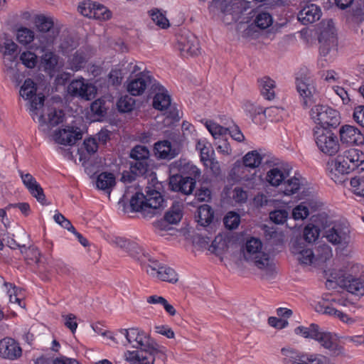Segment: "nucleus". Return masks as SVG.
Returning <instances> with one entry per match:
<instances>
[{
  "label": "nucleus",
  "instance_id": "6",
  "mask_svg": "<svg viewBox=\"0 0 364 364\" xmlns=\"http://www.w3.org/2000/svg\"><path fill=\"white\" fill-rule=\"evenodd\" d=\"M164 200L159 191L150 190L146 195L136 192L131 198L129 204L132 211L144 213H154V211L164 207Z\"/></svg>",
  "mask_w": 364,
  "mask_h": 364
},
{
  "label": "nucleus",
  "instance_id": "24",
  "mask_svg": "<svg viewBox=\"0 0 364 364\" xmlns=\"http://www.w3.org/2000/svg\"><path fill=\"white\" fill-rule=\"evenodd\" d=\"M314 307L316 311L321 314L336 316L348 326L353 325L356 321L355 318L349 316L346 314H344L340 311L336 310L335 308L331 306L328 302H327L325 300L316 302L314 305Z\"/></svg>",
  "mask_w": 364,
  "mask_h": 364
},
{
  "label": "nucleus",
  "instance_id": "16",
  "mask_svg": "<svg viewBox=\"0 0 364 364\" xmlns=\"http://www.w3.org/2000/svg\"><path fill=\"white\" fill-rule=\"evenodd\" d=\"M296 87L303 105L305 107L312 102V98L315 92V86L313 80L307 75H301L296 78Z\"/></svg>",
  "mask_w": 364,
  "mask_h": 364
},
{
  "label": "nucleus",
  "instance_id": "44",
  "mask_svg": "<svg viewBox=\"0 0 364 364\" xmlns=\"http://www.w3.org/2000/svg\"><path fill=\"white\" fill-rule=\"evenodd\" d=\"M262 160V156L256 150L247 152L242 158V161L245 166L255 168L258 167Z\"/></svg>",
  "mask_w": 364,
  "mask_h": 364
},
{
  "label": "nucleus",
  "instance_id": "64",
  "mask_svg": "<svg viewBox=\"0 0 364 364\" xmlns=\"http://www.w3.org/2000/svg\"><path fill=\"white\" fill-rule=\"evenodd\" d=\"M353 119L358 124L364 127V105L357 106L354 108Z\"/></svg>",
  "mask_w": 364,
  "mask_h": 364
},
{
  "label": "nucleus",
  "instance_id": "39",
  "mask_svg": "<svg viewBox=\"0 0 364 364\" xmlns=\"http://www.w3.org/2000/svg\"><path fill=\"white\" fill-rule=\"evenodd\" d=\"M346 159L355 170L364 162V153L358 149H350L344 151Z\"/></svg>",
  "mask_w": 364,
  "mask_h": 364
},
{
  "label": "nucleus",
  "instance_id": "27",
  "mask_svg": "<svg viewBox=\"0 0 364 364\" xmlns=\"http://www.w3.org/2000/svg\"><path fill=\"white\" fill-rule=\"evenodd\" d=\"M314 340L317 341L323 348L334 353L338 354L341 352V347L338 345V340L336 334L322 331L318 328L316 338Z\"/></svg>",
  "mask_w": 364,
  "mask_h": 364
},
{
  "label": "nucleus",
  "instance_id": "55",
  "mask_svg": "<svg viewBox=\"0 0 364 364\" xmlns=\"http://www.w3.org/2000/svg\"><path fill=\"white\" fill-rule=\"evenodd\" d=\"M240 223V215L235 212H229L224 218V224L230 230L235 229Z\"/></svg>",
  "mask_w": 364,
  "mask_h": 364
},
{
  "label": "nucleus",
  "instance_id": "25",
  "mask_svg": "<svg viewBox=\"0 0 364 364\" xmlns=\"http://www.w3.org/2000/svg\"><path fill=\"white\" fill-rule=\"evenodd\" d=\"M21 181L29 193L36 198L41 204H44L46 196L41 185L36 181V178L30 173H24L23 171H18Z\"/></svg>",
  "mask_w": 364,
  "mask_h": 364
},
{
  "label": "nucleus",
  "instance_id": "31",
  "mask_svg": "<svg viewBox=\"0 0 364 364\" xmlns=\"http://www.w3.org/2000/svg\"><path fill=\"white\" fill-rule=\"evenodd\" d=\"M154 151L155 156L161 159H171L178 154L176 149L172 147L171 143L168 140L159 141L155 143Z\"/></svg>",
  "mask_w": 364,
  "mask_h": 364
},
{
  "label": "nucleus",
  "instance_id": "59",
  "mask_svg": "<svg viewBox=\"0 0 364 364\" xmlns=\"http://www.w3.org/2000/svg\"><path fill=\"white\" fill-rule=\"evenodd\" d=\"M309 215V208L304 203L299 204L292 210V217L295 220H303L306 219Z\"/></svg>",
  "mask_w": 364,
  "mask_h": 364
},
{
  "label": "nucleus",
  "instance_id": "58",
  "mask_svg": "<svg viewBox=\"0 0 364 364\" xmlns=\"http://www.w3.org/2000/svg\"><path fill=\"white\" fill-rule=\"evenodd\" d=\"M299 364H331L327 358L321 355L306 354Z\"/></svg>",
  "mask_w": 364,
  "mask_h": 364
},
{
  "label": "nucleus",
  "instance_id": "37",
  "mask_svg": "<svg viewBox=\"0 0 364 364\" xmlns=\"http://www.w3.org/2000/svg\"><path fill=\"white\" fill-rule=\"evenodd\" d=\"M214 213L208 205H202L198 209L197 222L201 226L208 225L213 220Z\"/></svg>",
  "mask_w": 364,
  "mask_h": 364
},
{
  "label": "nucleus",
  "instance_id": "51",
  "mask_svg": "<svg viewBox=\"0 0 364 364\" xmlns=\"http://www.w3.org/2000/svg\"><path fill=\"white\" fill-rule=\"evenodd\" d=\"M111 17V12L103 5L95 3L92 18L105 21Z\"/></svg>",
  "mask_w": 364,
  "mask_h": 364
},
{
  "label": "nucleus",
  "instance_id": "54",
  "mask_svg": "<svg viewBox=\"0 0 364 364\" xmlns=\"http://www.w3.org/2000/svg\"><path fill=\"white\" fill-rule=\"evenodd\" d=\"M123 68H124V71L126 72V75L129 73L131 75H134L136 76L137 74L141 72H146V70H143L144 65L142 63H139L136 61L132 62H126L122 63Z\"/></svg>",
  "mask_w": 364,
  "mask_h": 364
},
{
  "label": "nucleus",
  "instance_id": "57",
  "mask_svg": "<svg viewBox=\"0 0 364 364\" xmlns=\"http://www.w3.org/2000/svg\"><path fill=\"white\" fill-rule=\"evenodd\" d=\"M77 43L72 38H65L62 40L58 46L59 50L65 55H69L77 46Z\"/></svg>",
  "mask_w": 364,
  "mask_h": 364
},
{
  "label": "nucleus",
  "instance_id": "30",
  "mask_svg": "<svg viewBox=\"0 0 364 364\" xmlns=\"http://www.w3.org/2000/svg\"><path fill=\"white\" fill-rule=\"evenodd\" d=\"M321 11L315 4L305 6L298 14V20L303 24H309L315 22L321 17Z\"/></svg>",
  "mask_w": 364,
  "mask_h": 364
},
{
  "label": "nucleus",
  "instance_id": "21",
  "mask_svg": "<svg viewBox=\"0 0 364 364\" xmlns=\"http://www.w3.org/2000/svg\"><path fill=\"white\" fill-rule=\"evenodd\" d=\"M340 140L346 145L359 146L364 143V136L360 130L355 126L346 124L339 129Z\"/></svg>",
  "mask_w": 364,
  "mask_h": 364
},
{
  "label": "nucleus",
  "instance_id": "8",
  "mask_svg": "<svg viewBox=\"0 0 364 364\" xmlns=\"http://www.w3.org/2000/svg\"><path fill=\"white\" fill-rule=\"evenodd\" d=\"M262 243L257 237L248 239L242 249L243 256L247 261H252L260 269L269 270L272 267V259L269 255L262 252Z\"/></svg>",
  "mask_w": 364,
  "mask_h": 364
},
{
  "label": "nucleus",
  "instance_id": "60",
  "mask_svg": "<svg viewBox=\"0 0 364 364\" xmlns=\"http://www.w3.org/2000/svg\"><path fill=\"white\" fill-rule=\"evenodd\" d=\"M95 6V2L92 1H84L79 4L77 7L78 11L84 16L92 18V11Z\"/></svg>",
  "mask_w": 364,
  "mask_h": 364
},
{
  "label": "nucleus",
  "instance_id": "7",
  "mask_svg": "<svg viewBox=\"0 0 364 364\" xmlns=\"http://www.w3.org/2000/svg\"><path fill=\"white\" fill-rule=\"evenodd\" d=\"M323 237L331 245L346 250L353 242V236L347 223L336 222L327 226Z\"/></svg>",
  "mask_w": 364,
  "mask_h": 364
},
{
  "label": "nucleus",
  "instance_id": "1",
  "mask_svg": "<svg viewBox=\"0 0 364 364\" xmlns=\"http://www.w3.org/2000/svg\"><path fill=\"white\" fill-rule=\"evenodd\" d=\"M36 91V84L29 78L25 80L19 91L21 97L28 101V112L33 119L37 121L41 127H55L63 122V110L56 109L48 103L44 105V95H37Z\"/></svg>",
  "mask_w": 364,
  "mask_h": 364
},
{
  "label": "nucleus",
  "instance_id": "63",
  "mask_svg": "<svg viewBox=\"0 0 364 364\" xmlns=\"http://www.w3.org/2000/svg\"><path fill=\"white\" fill-rule=\"evenodd\" d=\"M41 257V252L38 248L36 247H30L26 252V259L28 262H33L38 264L40 262Z\"/></svg>",
  "mask_w": 364,
  "mask_h": 364
},
{
  "label": "nucleus",
  "instance_id": "42",
  "mask_svg": "<svg viewBox=\"0 0 364 364\" xmlns=\"http://www.w3.org/2000/svg\"><path fill=\"white\" fill-rule=\"evenodd\" d=\"M345 289L349 293L356 296L364 295V281L359 279H350L346 281Z\"/></svg>",
  "mask_w": 364,
  "mask_h": 364
},
{
  "label": "nucleus",
  "instance_id": "49",
  "mask_svg": "<svg viewBox=\"0 0 364 364\" xmlns=\"http://www.w3.org/2000/svg\"><path fill=\"white\" fill-rule=\"evenodd\" d=\"M350 186L351 191L361 197H364V177L355 176L350 179Z\"/></svg>",
  "mask_w": 364,
  "mask_h": 364
},
{
  "label": "nucleus",
  "instance_id": "15",
  "mask_svg": "<svg viewBox=\"0 0 364 364\" xmlns=\"http://www.w3.org/2000/svg\"><path fill=\"white\" fill-rule=\"evenodd\" d=\"M68 90L73 96L80 97L86 100L94 98L97 92L96 87L92 84L87 82L83 77L71 81Z\"/></svg>",
  "mask_w": 364,
  "mask_h": 364
},
{
  "label": "nucleus",
  "instance_id": "10",
  "mask_svg": "<svg viewBox=\"0 0 364 364\" xmlns=\"http://www.w3.org/2000/svg\"><path fill=\"white\" fill-rule=\"evenodd\" d=\"M314 136L318 149L329 156L336 155L340 149L337 136L328 129L315 128Z\"/></svg>",
  "mask_w": 364,
  "mask_h": 364
},
{
  "label": "nucleus",
  "instance_id": "47",
  "mask_svg": "<svg viewBox=\"0 0 364 364\" xmlns=\"http://www.w3.org/2000/svg\"><path fill=\"white\" fill-rule=\"evenodd\" d=\"M205 126L215 139L225 135L228 133L227 128H225L211 120H207L205 122Z\"/></svg>",
  "mask_w": 364,
  "mask_h": 364
},
{
  "label": "nucleus",
  "instance_id": "53",
  "mask_svg": "<svg viewBox=\"0 0 364 364\" xmlns=\"http://www.w3.org/2000/svg\"><path fill=\"white\" fill-rule=\"evenodd\" d=\"M20 60L26 68H33L37 64L38 58L34 53L26 50L20 55Z\"/></svg>",
  "mask_w": 364,
  "mask_h": 364
},
{
  "label": "nucleus",
  "instance_id": "14",
  "mask_svg": "<svg viewBox=\"0 0 364 364\" xmlns=\"http://www.w3.org/2000/svg\"><path fill=\"white\" fill-rule=\"evenodd\" d=\"M353 170L349 161L346 160L344 153L338 155L335 159L329 160L327 163V171L329 176L336 183L342 181L341 176L348 174Z\"/></svg>",
  "mask_w": 364,
  "mask_h": 364
},
{
  "label": "nucleus",
  "instance_id": "20",
  "mask_svg": "<svg viewBox=\"0 0 364 364\" xmlns=\"http://www.w3.org/2000/svg\"><path fill=\"white\" fill-rule=\"evenodd\" d=\"M94 52L89 47H82L68 56V67L73 71H78L83 68Z\"/></svg>",
  "mask_w": 364,
  "mask_h": 364
},
{
  "label": "nucleus",
  "instance_id": "9",
  "mask_svg": "<svg viewBox=\"0 0 364 364\" xmlns=\"http://www.w3.org/2000/svg\"><path fill=\"white\" fill-rule=\"evenodd\" d=\"M309 114L314 122L320 126L316 128L327 129L340 122L338 112L326 105H316L311 109Z\"/></svg>",
  "mask_w": 364,
  "mask_h": 364
},
{
  "label": "nucleus",
  "instance_id": "36",
  "mask_svg": "<svg viewBox=\"0 0 364 364\" xmlns=\"http://www.w3.org/2000/svg\"><path fill=\"white\" fill-rule=\"evenodd\" d=\"M114 185L115 177L112 173L103 172L100 173L97 178V188L109 193Z\"/></svg>",
  "mask_w": 364,
  "mask_h": 364
},
{
  "label": "nucleus",
  "instance_id": "52",
  "mask_svg": "<svg viewBox=\"0 0 364 364\" xmlns=\"http://www.w3.org/2000/svg\"><path fill=\"white\" fill-rule=\"evenodd\" d=\"M273 22L272 16L267 12H262L257 15L255 19V25L261 28L264 29L268 28Z\"/></svg>",
  "mask_w": 364,
  "mask_h": 364
},
{
  "label": "nucleus",
  "instance_id": "22",
  "mask_svg": "<svg viewBox=\"0 0 364 364\" xmlns=\"http://www.w3.org/2000/svg\"><path fill=\"white\" fill-rule=\"evenodd\" d=\"M54 47L55 45L45 50L40 49L43 53L40 58L41 65L43 70L51 76L55 73L57 68L62 66L60 57L53 50Z\"/></svg>",
  "mask_w": 364,
  "mask_h": 364
},
{
  "label": "nucleus",
  "instance_id": "2",
  "mask_svg": "<svg viewBox=\"0 0 364 364\" xmlns=\"http://www.w3.org/2000/svg\"><path fill=\"white\" fill-rule=\"evenodd\" d=\"M291 171L292 166L288 162L274 159V204L287 205L290 197L303 186V178L296 175L291 176Z\"/></svg>",
  "mask_w": 364,
  "mask_h": 364
},
{
  "label": "nucleus",
  "instance_id": "45",
  "mask_svg": "<svg viewBox=\"0 0 364 364\" xmlns=\"http://www.w3.org/2000/svg\"><path fill=\"white\" fill-rule=\"evenodd\" d=\"M16 39L21 45H28L35 39L34 31L26 27H21L17 30Z\"/></svg>",
  "mask_w": 364,
  "mask_h": 364
},
{
  "label": "nucleus",
  "instance_id": "41",
  "mask_svg": "<svg viewBox=\"0 0 364 364\" xmlns=\"http://www.w3.org/2000/svg\"><path fill=\"white\" fill-rule=\"evenodd\" d=\"M183 206L179 202H175L164 216L165 221L170 224H176L183 216Z\"/></svg>",
  "mask_w": 364,
  "mask_h": 364
},
{
  "label": "nucleus",
  "instance_id": "35",
  "mask_svg": "<svg viewBox=\"0 0 364 364\" xmlns=\"http://www.w3.org/2000/svg\"><path fill=\"white\" fill-rule=\"evenodd\" d=\"M261 96L266 100L273 99V80L269 76H263L257 80Z\"/></svg>",
  "mask_w": 364,
  "mask_h": 364
},
{
  "label": "nucleus",
  "instance_id": "5",
  "mask_svg": "<svg viewBox=\"0 0 364 364\" xmlns=\"http://www.w3.org/2000/svg\"><path fill=\"white\" fill-rule=\"evenodd\" d=\"M33 23L40 32L36 39L38 45L34 48L45 50L53 45H56L59 38V29L54 26V20L50 16L37 15L34 18Z\"/></svg>",
  "mask_w": 364,
  "mask_h": 364
},
{
  "label": "nucleus",
  "instance_id": "29",
  "mask_svg": "<svg viewBox=\"0 0 364 364\" xmlns=\"http://www.w3.org/2000/svg\"><path fill=\"white\" fill-rule=\"evenodd\" d=\"M291 250L301 264L306 265L311 264L315 259L312 250L304 247L302 244L298 241L292 244Z\"/></svg>",
  "mask_w": 364,
  "mask_h": 364
},
{
  "label": "nucleus",
  "instance_id": "34",
  "mask_svg": "<svg viewBox=\"0 0 364 364\" xmlns=\"http://www.w3.org/2000/svg\"><path fill=\"white\" fill-rule=\"evenodd\" d=\"M196 149L200 152L201 161L203 164L210 163V159L213 158L214 151L210 143L206 139L202 138L198 140Z\"/></svg>",
  "mask_w": 364,
  "mask_h": 364
},
{
  "label": "nucleus",
  "instance_id": "38",
  "mask_svg": "<svg viewBox=\"0 0 364 364\" xmlns=\"http://www.w3.org/2000/svg\"><path fill=\"white\" fill-rule=\"evenodd\" d=\"M319 326L316 323H310L309 326H298L294 329L295 335L304 338L315 339Z\"/></svg>",
  "mask_w": 364,
  "mask_h": 364
},
{
  "label": "nucleus",
  "instance_id": "19",
  "mask_svg": "<svg viewBox=\"0 0 364 364\" xmlns=\"http://www.w3.org/2000/svg\"><path fill=\"white\" fill-rule=\"evenodd\" d=\"M126 338L127 341L133 348L149 347L152 342H155L143 331L137 328L122 329L120 331Z\"/></svg>",
  "mask_w": 364,
  "mask_h": 364
},
{
  "label": "nucleus",
  "instance_id": "62",
  "mask_svg": "<svg viewBox=\"0 0 364 364\" xmlns=\"http://www.w3.org/2000/svg\"><path fill=\"white\" fill-rule=\"evenodd\" d=\"M21 290L13 287L8 290V296L9 301L12 304H18L20 307L24 308V303L22 301L21 296L20 295Z\"/></svg>",
  "mask_w": 364,
  "mask_h": 364
},
{
  "label": "nucleus",
  "instance_id": "48",
  "mask_svg": "<svg viewBox=\"0 0 364 364\" xmlns=\"http://www.w3.org/2000/svg\"><path fill=\"white\" fill-rule=\"evenodd\" d=\"M117 109L120 112H130L135 106V100L128 95L121 97L117 103Z\"/></svg>",
  "mask_w": 364,
  "mask_h": 364
},
{
  "label": "nucleus",
  "instance_id": "32",
  "mask_svg": "<svg viewBox=\"0 0 364 364\" xmlns=\"http://www.w3.org/2000/svg\"><path fill=\"white\" fill-rule=\"evenodd\" d=\"M242 109L246 114L250 117L254 123H261L266 119V112L269 108L263 109L249 101H246L242 105Z\"/></svg>",
  "mask_w": 364,
  "mask_h": 364
},
{
  "label": "nucleus",
  "instance_id": "18",
  "mask_svg": "<svg viewBox=\"0 0 364 364\" xmlns=\"http://www.w3.org/2000/svg\"><path fill=\"white\" fill-rule=\"evenodd\" d=\"M82 132L79 127L67 126L56 130L53 134V139L58 144L72 146L82 138Z\"/></svg>",
  "mask_w": 364,
  "mask_h": 364
},
{
  "label": "nucleus",
  "instance_id": "43",
  "mask_svg": "<svg viewBox=\"0 0 364 364\" xmlns=\"http://www.w3.org/2000/svg\"><path fill=\"white\" fill-rule=\"evenodd\" d=\"M152 21L159 28L165 29L169 27V21L166 15L158 9H153L149 11Z\"/></svg>",
  "mask_w": 364,
  "mask_h": 364
},
{
  "label": "nucleus",
  "instance_id": "11",
  "mask_svg": "<svg viewBox=\"0 0 364 364\" xmlns=\"http://www.w3.org/2000/svg\"><path fill=\"white\" fill-rule=\"evenodd\" d=\"M18 46L12 38L4 36L0 39V55L6 71L14 73L18 65Z\"/></svg>",
  "mask_w": 364,
  "mask_h": 364
},
{
  "label": "nucleus",
  "instance_id": "23",
  "mask_svg": "<svg viewBox=\"0 0 364 364\" xmlns=\"http://www.w3.org/2000/svg\"><path fill=\"white\" fill-rule=\"evenodd\" d=\"M152 90L155 93L152 102L154 108L160 111L168 109L171 105L168 90L157 82L153 85Z\"/></svg>",
  "mask_w": 364,
  "mask_h": 364
},
{
  "label": "nucleus",
  "instance_id": "12",
  "mask_svg": "<svg viewBox=\"0 0 364 364\" xmlns=\"http://www.w3.org/2000/svg\"><path fill=\"white\" fill-rule=\"evenodd\" d=\"M319 43L321 46L318 63L321 67H325L336 58L338 53V42L333 33L328 34V32L322 31Z\"/></svg>",
  "mask_w": 364,
  "mask_h": 364
},
{
  "label": "nucleus",
  "instance_id": "33",
  "mask_svg": "<svg viewBox=\"0 0 364 364\" xmlns=\"http://www.w3.org/2000/svg\"><path fill=\"white\" fill-rule=\"evenodd\" d=\"M147 348L146 350H141L139 364H154L155 355L165 353L166 352V348L158 345L156 342H152L151 346Z\"/></svg>",
  "mask_w": 364,
  "mask_h": 364
},
{
  "label": "nucleus",
  "instance_id": "17",
  "mask_svg": "<svg viewBox=\"0 0 364 364\" xmlns=\"http://www.w3.org/2000/svg\"><path fill=\"white\" fill-rule=\"evenodd\" d=\"M220 9L225 15H231V21H237L240 15L250 7L245 0H218Z\"/></svg>",
  "mask_w": 364,
  "mask_h": 364
},
{
  "label": "nucleus",
  "instance_id": "56",
  "mask_svg": "<svg viewBox=\"0 0 364 364\" xmlns=\"http://www.w3.org/2000/svg\"><path fill=\"white\" fill-rule=\"evenodd\" d=\"M319 236L318 228L312 224L307 225L304 230V237L308 242L316 241Z\"/></svg>",
  "mask_w": 364,
  "mask_h": 364
},
{
  "label": "nucleus",
  "instance_id": "4",
  "mask_svg": "<svg viewBox=\"0 0 364 364\" xmlns=\"http://www.w3.org/2000/svg\"><path fill=\"white\" fill-rule=\"evenodd\" d=\"M132 255L140 262L142 267L148 274L163 282L176 283L178 280V275L176 271L167 266H161L150 255L140 247H136Z\"/></svg>",
  "mask_w": 364,
  "mask_h": 364
},
{
  "label": "nucleus",
  "instance_id": "26",
  "mask_svg": "<svg viewBox=\"0 0 364 364\" xmlns=\"http://www.w3.org/2000/svg\"><path fill=\"white\" fill-rule=\"evenodd\" d=\"M22 354L19 344L13 338H5L0 341V356L9 360H16Z\"/></svg>",
  "mask_w": 364,
  "mask_h": 364
},
{
  "label": "nucleus",
  "instance_id": "40",
  "mask_svg": "<svg viewBox=\"0 0 364 364\" xmlns=\"http://www.w3.org/2000/svg\"><path fill=\"white\" fill-rule=\"evenodd\" d=\"M281 351L286 364L302 363L301 360H304V357L306 355V354L299 353L291 348H283Z\"/></svg>",
  "mask_w": 364,
  "mask_h": 364
},
{
  "label": "nucleus",
  "instance_id": "46",
  "mask_svg": "<svg viewBox=\"0 0 364 364\" xmlns=\"http://www.w3.org/2000/svg\"><path fill=\"white\" fill-rule=\"evenodd\" d=\"M125 75L126 72L122 64L114 66L108 75L109 83L112 85H120Z\"/></svg>",
  "mask_w": 364,
  "mask_h": 364
},
{
  "label": "nucleus",
  "instance_id": "13",
  "mask_svg": "<svg viewBox=\"0 0 364 364\" xmlns=\"http://www.w3.org/2000/svg\"><path fill=\"white\" fill-rule=\"evenodd\" d=\"M156 81L153 78L149 72H141L136 76L128 79L127 84V92L132 96L141 95L149 86H151Z\"/></svg>",
  "mask_w": 364,
  "mask_h": 364
},
{
  "label": "nucleus",
  "instance_id": "28",
  "mask_svg": "<svg viewBox=\"0 0 364 364\" xmlns=\"http://www.w3.org/2000/svg\"><path fill=\"white\" fill-rule=\"evenodd\" d=\"M178 41V48L183 55H196L199 53L198 41L195 36L190 33L186 36H181Z\"/></svg>",
  "mask_w": 364,
  "mask_h": 364
},
{
  "label": "nucleus",
  "instance_id": "61",
  "mask_svg": "<svg viewBox=\"0 0 364 364\" xmlns=\"http://www.w3.org/2000/svg\"><path fill=\"white\" fill-rule=\"evenodd\" d=\"M230 198L232 199L231 203H245L247 198V192L242 188L237 187L230 193Z\"/></svg>",
  "mask_w": 364,
  "mask_h": 364
},
{
  "label": "nucleus",
  "instance_id": "50",
  "mask_svg": "<svg viewBox=\"0 0 364 364\" xmlns=\"http://www.w3.org/2000/svg\"><path fill=\"white\" fill-rule=\"evenodd\" d=\"M130 157L134 160H147L149 157V151L145 146L137 145L132 149Z\"/></svg>",
  "mask_w": 364,
  "mask_h": 364
},
{
  "label": "nucleus",
  "instance_id": "3",
  "mask_svg": "<svg viewBox=\"0 0 364 364\" xmlns=\"http://www.w3.org/2000/svg\"><path fill=\"white\" fill-rule=\"evenodd\" d=\"M170 171L175 174L171 178L170 185L172 190L180 191L186 195L191 194L196 185V181L192 177H179L180 173H189L198 177L200 175V170L192 163L186 159H179L170 164Z\"/></svg>",
  "mask_w": 364,
  "mask_h": 364
}]
</instances>
